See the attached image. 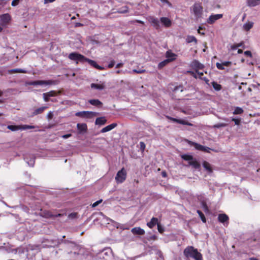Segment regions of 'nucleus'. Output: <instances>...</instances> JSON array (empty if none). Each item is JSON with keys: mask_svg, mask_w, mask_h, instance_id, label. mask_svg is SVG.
Instances as JSON below:
<instances>
[{"mask_svg": "<svg viewBox=\"0 0 260 260\" xmlns=\"http://www.w3.org/2000/svg\"><path fill=\"white\" fill-rule=\"evenodd\" d=\"M69 58L72 60L76 61L77 63L78 62H87L90 66L100 70L104 69L103 67L98 65L95 61L87 58L84 55L77 52L71 53L69 55Z\"/></svg>", "mask_w": 260, "mask_h": 260, "instance_id": "1", "label": "nucleus"}, {"mask_svg": "<svg viewBox=\"0 0 260 260\" xmlns=\"http://www.w3.org/2000/svg\"><path fill=\"white\" fill-rule=\"evenodd\" d=\"M183 254L187 258H192L194 260H203L202 254L192 246H187L183 251Z\"/></svg>", "mask_w": 260, "mask_h": 260, "instance_id": "2", "label": "nucleus"}, {"mask_svg": "<svg viewBox=\"0 0 260 260\" xmlns=\"http://www.w3.org/2000/svg\"><path fill=\"white\" fill-rule=\"evenodd\" d=\"M127 173L124 168L118 171L115 177V180L118 183H123L126 178Z\"/></svg>", "mask_w": 260, "mask_h": 260, "instance_id": "3", "label": "nucleus"}, {"mask_svg": "<svg viewBox=\"0 0 260 260\" xmlns=\"http://www.w3.org/2000/svg\"><path fill=\"white\" fill-rule=\"evenodd\" d=\"M41 215L42 217L46 218H51L53 217H61L63 216H66V213H58L57 214H53L52 212L49 210H44L42 211L41 213Z\"/></svg>", "mask_w": 260, "mask_h": 260, "instance_id": "4", "label": "nucleus"}, {"mask_svg": "<svg viewBox=\"0 0 260 260\" xmlns=\"http://www.w3.org/2000/svg\"><path fill=\"white\" fill-rule=\"evenodd\" d=\"M57 82L56 81L49 80H37L31 82L30 84L31 85H55Z\"/></svg>", "mask_w": 260, "mask_h": 260, "instance_id": "5", "label": "nucleus"}, {"mask_svg": "<svg viewBox=\"0 0 260 260\" xmlns=\"http://www.w3.org/2000/svg\"><path fill=\"white\" fill-rule=\"evenodd\" d=\"M193 12L197 17H201L203 12V7L200 3H195L193 6Z\"/></svg>", "mask_w": 260, "mask_h": 260, "instance_id": "6", "label": "nucleus"}, {"mask_svg": "<svg viewBox=\"0 0 260 260\" xmlns=\"http://www.w3.org/2000/svg\"><path fill=\"white\" fill-rule=\"evenodd\" d=\"M11 20V17L8 13L0 15V20L3 25H7Z\"/></svg>", "mask_w": 260, "mask_h": 260, "instance_id": "7", "label": "nucleus"}, {"mask_svg": "<svg viewBox=\"0 0 260 260\" xmlns=\"http://www.w3.org/2000/svg\"><path fill=\"white\" fill-rule=\"evenodd\" d=\"M94 115V113L90 111H81L75 113V115L82 118H90Z\"/></svg>", "mask_w": 260, "mask_h": 260, "instance_id": "8", "label": "nucleus"}, {"mask_svg": "<svg viewBox=\"0 0 260 260\" xmlns=\"http://www.w3.org/2000/svg\"><path fill=\"white\" fill-rule=\"evenodd\" d=\"M148 20L155 29H158L159 28V21L157 18H155L153 16H149L148 18Z\"/></svg>", "mask_w": 260, "mask_h": 260, "instance_id": "9", "label": "nucleus"}, {"mask_svg": "<svg viewBox=\"0 0 260 260\" xmlns=\"http://www.w3.org/2000/svg\"><path fill=\"white\" fill-rule=\"evenodd\" d=\"M223 17V15L221 14L211 15L209 16L207 20V22L209 24H213L216 20L221 18Z\"/></svg>", "mask_w": 260, "mask_h": 260, "instance_id": "10", "label": "nucleus"}, {"mask_svg": "<svg viewBox=\"0 0 260 260\" xmlns=\"http://www.w3.org/2000/svg\"><path fill=\"white\" fill-rule=\"evenodd\" d=\"M132 233L134 235H143L145 234V231L140 227H135L131 230Z\"/></svg>", "mask_w": 260, "mask_h": 260, "instance_id": "11", "label": "nucleus"}, {"mask_svg": "<svg viewBox=\"0 0 260 260\" xmlns=\"http://www.w3.org/2000/svg\"><path fill=\"white\" fill-rule=\"evenodd\" d=\"M188 165L195 169L200 170L201 169V165L196 158H194L191 161H188Z\"/></svg>", "mask_w": 260, "mask_h": 260, "instance_id": "12", "label": "nucleus"}, {"mask_svg": "<svg viewBox=\"0 0 260 260\" xmlns=\"http://www.w3.org/2000/svg\"><path fill=\"white\" fill-rule=\"evenodd\" d=\"M218 220L220 222L222 223L227 222L226 224H228L229 218L225 214H219L218 216Z\"/></svg>", "mask_w": 260, "mask_h": 260, "instance_id": "13", "label": "nucleus"}, {"mask_svg": "<svg viewBox=\"0 0 260 260\" xmlns=\"http://www.w3.org/2000/svg\"><path fill=\"white\" fill-rule=\"evenodd\" d=\"M191 66L193 69H196V71L199 69H203L204 68V66L197 60L192 61L191 63Z\"/></svg>", "mask_w": 260, "mask_h": 260, "instance_id": "14", "label": "nucleus"}, {"mask_svg": "<svg viewBox=\"0 0 260 260\" xmlns=\"http://www.w3.org/2000/svg\"><path fill=\"white\" fill-rule=\"evenodd\" d=\"M160 20L162 24L166 27H169L171 25V21L167 17H161Z\"/></svg>", "mask_w": 260, "mask_h": 260, "instance_id": "15", "label": "nucleus"}, {"mask_svg": "<svg viewBox=\"0 0 260 260\" xmlns=\"http://www.w3.org/2000/svg\"><path fill=\"white\" fill-rule=\"evenodd\" d=\"M116 126H117V123H113L110 125L106 126V127H104L103 128H102L101 131V132L102 133H104L109 132V131L112 130V129H113L114 128H115Z\"/></svg>", "mask_w": 260, "mask_h": 260, "instance_id": "16", "label": "nucleus"}, {"mask_svg": "<svg viewBox=\"0 0 260 260\" xmlns=\"http://www.w3.org/2000/svg\"><path fill=\"white\" fill-rule=\"evenodd\" d=\"M177 55L173 52L171 50H168L166 53V57L167 58V59H172V61L175 60L176 58Z\"/></svg>", "mask_w": 260, "mask_h": 260, "instance_id": "17", "label": "nucleus"}, {"mask_svg": "<svg viewBox=\"0 0 260 260\" xmlns=\"http://www.w3.org/2000/svg\"><path fill=\"white\" fill-rule=\"evenodd\" d=\"M158 219L156 217H152L150 221L147 222V225L150 229L153 228L156 224L157 225Z\"/></svg>", "mask_w": 260, "mask_h": 260, "instance_id": "18", "label": "nucleus"}, {"mask_svg": "<svg viewBox=\"0 0 260 260\" xmlns=\"http://www.w3.org/2000/svg\"><path fill=\"white\" fill-rule=\"evenodd\" d=\"M203 166L208 173H211L213 172V169L211 165L207 161H204L203 162Z\"/></svg>", "mask_w": 260, "mask_h": 260, "instance_id": "19", "label": "nucleus"}, {"mask_svg": "<svg viewBox=\"0 0 260 260\" xmlns=\"http://www.w3.org/2000/svg\"><path fill=\"white\" fill-rule=\"evenodd\" d=\"M189 144L194 146L197 150L202 151V150H205L204 146L200 144L197 143L196 142H193L191 141H189Z\"/></svg>", "mask_w": 260, "mask_h": 260, "instance_id": "20", "label": "nucleus"}, {"mask_svg": "<svg viewBox=\"0 0 260 260\" xmlns=\"http://www.w3.org/2000/svg\"><path fill=\"white\" fill-rule=\"evenodd\" d=\"M77 127L80 133L85 132L87 129V126L85 123H78Z\"/></svg>", "mask_w": 260, "mask_h": 260, "instance_id": "21", "label": "nucleus"}, {"mask_svg": "<svg viewBox=\"0 0 260 260\" xmlns=\"http://www.w3.org/2000/svg\"><path fill=\"white\" fill-rule=\"evenodd\" d=\"M260 4V0H247V5L249 7H255Z\"/></svg>", "mask_w": 260, "mask_h": 260, "instance_id": "22", "label": "nucleus"}, {"mask_svg": "<svg viewBox=\"0 0 260 260\" xmlns=\"http://www.w3.org/2000/svg\"><path fill=\"white\" fill-rule=\"evenodd\" d=\"M47 108V107H41L39 108L36 109L34 110L32 113V116L37 115L40 114L42 113L45 109Z\"/></svg>", "mask_w": 260, "mask_h": 260, "instance_id": "23", "label": "nucleus"}, {"mask_svg": "<svg viewBox=\"0 0 260 260\" xmlns=\"http://www.w3.org/2000/svg\"><path fill=\"white\" fill-rule=\"evenodd\" d=\"M107 122V120L104 117H98L95 120V124L97 125H104Z\"/></svg>", "mask_w": 260, "mask_h": 260, "instance_id": "24", "label": "nucleus"}, {"mask_svg": "<svg viewBox=\"0 0 260 260\" xmlns=\"http://www.w3.org/2000/svg\"><path fill=\"white\" fill-rule=\"evenodd\" d=\"M253 26V22L248 21L245 23L243 26V28L244 30L249 31Z\"/></svg>", "mask_w": 260, "mask_h": 260, "instance_id": "25", "label": "nucleus"}, {"mask_svg": "<svg viewBox=\"0 0 260 260\" xmlns=\"http://www.w3.org/2000/svg\"><path fill=\"white\" fill-rule=\"evenodd\" d=\"M88 102L92 105L95 106L97 107L101 106L102 103L98 99H92L89 100Z\"/></svg>", "mask_w": 260, "mask_h": 260, "instance_id": "26", "label": "nucleus"}, {"mask_svg": "<svg viewBox=\"0 0 260 260\" xmlns=\"http://www.w3.org/2000/svg\"><path fill=\"white\" fill-rule=\"evenodd\" d=\"M172 60L173 59H166L164 60V61H161L159 63V64L158 65V68L159 69L162 68L165 66H166L168 63L172 62Z\"/></svg>", "mask_w": 260, "mask_h": 260, "instance_id": "27", "label": "nucleus"}, {"mask_svg": "<svg viewBox=\"0 0 260 260\" xmlns=\"http://www.w3.org/2000/svg\"><path fill=\"white\" fill-rule=\"evenodd\" d=\"M91 87L92 88L98 89V90H102L105 88V85L103 84H98L95 83H91Z\"/></svg>", "mask_w": 260, "mask_h": 260, "instance_id": "28", "label": "nucleus"}, {"mask_svg": "<svg viewBox=\"0 0 260 260\" xmlns=\"http://www.w3.org/2000/svg\"><path fill=\"white\" fill-rule=\"evenodd\" d=\"M186 41L187 43L194 42L195 44L197 43V39L193 36H188L186 39Z\"/></svg>", "mask_w": 260, "mask_h": 260, "instance_id": "29", "label": "nucleus"}, {"mask_svg": "<svg viewBox=\"0 0 260 260\" xmlns=\"http://www.w3.org/2000/svg\"><path fill=\"white\" fill-rule=\"evenodd\" d=\"M181 157L184 160H187L188 161H191L194 159L193 156L189 154H182L181 155Z\"/></svg>", "mask_w": 260, "mask_h": 260, "instance_id": "30", "label": "nucleus"}, {"mask_svg": "<svg viewBox=\"0 0 260 260\" xmlns=\"http://www.w3.org/2000/svg\"><path fill=\"white\" fill-rule=\"evenodd\" d=\"M11 73H26V71L21 69H14L10 71Z\"/></svg>", "mask_w": 260, "mask_h": 260, "instance_id": "31", "label": "nucleus"}, {"mask_svg": "<svg viewBox=\"0 0 260 260\" xmlns=\"http://www.w3.org/2000/svg\"><path fill=\"white\" fill-rule=\"evenodd\" d=\"M212 85L214 89L217 91H219L221 89V85L216 82L213 81L212 83Z\"/></svg>", "mask_w": 260, "mask_h": 260, "instance_id": "32", "label": "nucleus"}, {"mask_svg": "<svg viewBox=\"0 0 260 260\" xmlns=\"http://www.w3.org/2000/svg\"><path fill=\"white\" fill-rule=\"evenodd\" d=\"M7 128L12 131H16L19 129H21V126L9 125L8 126Z\"/></svg>", "mask_w": 260, "mask_h": 260, "instance_id": "33", "label": "nucleus"}, {"mask_svg": "<svg viewBox=\"0 0 260 260\" xmlns=\"http://www.w3.org/2000/svg\"><path fill=\"white\" fill-rule=\"evenodd\" d=\"M128 8L127 6H124L123 7H121V8H119L117 10V13H120V14H124L128 12Z\"/></svg>", "mask_w": 260, "mask_h": 260, "instance_id": "34", "label": "nucleus"}, {"mask_svg": "<svg viewBox=\"0 0 260 260\" xmlns=\"http://www.w3.org/2000/svg\"><path fill=\"white\" fill-rule=\"evenodd\" d=\"M197 213L199 214L200 217L201 218L202 221L204 223H206V217H205L204 214L203 213V212L201 211H200L199 210H197Z\"/></svg>", "mask_w": 260, "mask_h": 260, "instance_id": "35", "label": "nucleus"}, {"mask_svg": "<svg viewBox=\"0 0 260 260\" xmlns=\"http://www.w3.org/2000/svg\"><path fill=\"white\" fill-rule=\"evenodd\" d=\"M243 113V110L240 107H236L233 112L234 114H241Z\"/></svg>", "mask_w": 260, "mask_h": 260, "instance_id": "36", "label": "nucleus"}, {"mask_svg": "<svg viewBox=\"0 0 260 260\" xmlns=\"http://www.w3.org/2000/svg\"><path fill=\"white\" fill-rule=\"evenodd\" d=\"M45 95H48V96L50 98L57 95V92L54 90H51L49 92L45 93Z\"/></svg>", "mask_w": 260, "mask_h": 260, "instance_id": "37", "label": "nucleus"}, {"mask_svg": "<svg viewBox=\"0 0 260 260\" xmlns=\"http://www.w3.org/2000/svg\"><path fill=\"white\" fill-rule=\"evenodd\" d=\"M178 123L181 124H183V125H189V126H192L193 125V124L192 123L189 122L187 121H186V120H182V119H179V121H178Z\"/></svg>", "mask_w": 260, "mask_h": 260, "instance_id": "38", "label": "nucleus"}, {"mask_svg": "<svg viewBox=\"0 0 260 260\" xmlns=\"http://www.w3.org/2000/svg\"><path fill=\"white\" fill-rule=\"evenodd\" d=\"M227 125H228V124H226V123H217V124H215L213 126V127L214 128H220V127H225Z\"/></svg>", "mask_w": 260, "mask_h": 260, "instance_id": "39", "label": "nucleus"}, {"mask_svg": "<svg viewBox=\"0 0 260 260\" xmlns=\"http://www.w3.org/2000/svg\"><path fill=\"white\" fill-rule=\"evenodd\" d=\"M21 126V129H31L36 127L34 125H23Z\"/></svg>", "mask_w": 260, "mask_h": 260, "instance_id": "40", "label": "nucleus"}, {"mask_svg": "<svg viewBox=\"0 0 260 260\" xmlns=\"http://www.w3.org/2000/svg\"><path fill=\"white\" fill-rule=\"evenodd\" d=\"M77 216L78 213L76 212H73L69 214L68 218L73 219L77 218Z\"/></svg>", "mask_w": 260, "mask_h": 260, "instance_id": "41", "label": "nucleus"}, {"mask_svg": "<svg viewBox=\"0 0 260 260\" xmlns=\"http://www.w3.org/2000/svg\"><path fill=\"white\" fill-rule=\"evenodd\" d=\"M243 45H244V43L243 42H240L239 43L234 44L232 47V48L233 49H236L237 48H239L240 47H242Z\"/></svg>", "mask_w": 260, "mask_h": 260, "instance_id": "42", "label": "nucleus"}, {"mask_svg": "<svg viewBox=\"0 0 260 260\" xmlns=\"http://www.w3.org/2000/svg\"><path fill=\"white\" fill-rule=\"evenodd\" d=\"M157 230L158 232L161 234L163 233L164 232V229L159 223H157Z\"/></svg>", "mask_w": 260, "mask_h": 260, "instance_id": "43", "label": "nucleus"}, {"mask_svg": "<svg viewBox=\"0 0 260 260\" xmlns=\"http://www.w3.org/2000/svg\"><path fill=\"white\" fill-rule=\"evenodd\" d=\"M216 67L218 69L223 70L224 69L223 67V65L222 63H220L219 62H217L216 64Z\"/></svg>", "mask_w": 260, "mask_h": 260, "instance_id": "44", "label": "nucleus"}, {"mask_svg": "<svg viewBox=\"0 0 260 260\" xmlns=\"http://www.w3.org/2000/svg\"><path fill=\"white\" fill-rule=\"evenodd\" d=\"M140 149L143 152L145 149L146 145L144 142H140Z\"/></svg>", "mask_w": 260, "mask_h": 260, "instance_id": "45", "label": "nucleus"}, {"mask_svg": "<svg viewBox=\"0 0 260 260\" xmlns=\"http://www.w3.org/2000/svg\"><path fill=\"white\" fill-rule=\"evenodd\" d=\"M133 72L134 73H137V74H142V73H145L146 72V70H137L136 69H134V70H133Z\"/></svg>", "mask_w": 260, "mask_h": 260, "instance_id": "46", "label": "nucleus"}, {"mask_svg": "<svg viewBox=\"0 0 260 260\" xmlns=\"http://www.w3.org/2000/svg\"><path fill=\"white\" fill-rule=\"evenodd\" d=\"M166 118L169 120H172V121H174V122H177L178 123V121H179V120L178 119H176V118H173V117H171L169 116H166Z\"/></svg>", "mask_w": 260, "mask_h": 260, "instance_id": "47", "label": "nucleus"}, {"mask_svg": "<svg viewBox=\"0 0 260 260\" xmlns=\"http://www.w3.org/2000/svg\"><path fill=\"white\" fill-rule=\"evenodd\" d=\"M102 201H103L102 200H99L97 201L96 202H94L92 205V207L94 208V207H96L98 205H99L100 204H101L102 202Z\"/></svg>", "mask_w": 260, "mask_h": 260, "instance_id": "48", "label": "nucleus"}, {"mask_svg": "<svg viewBox=\"0 0 260 260\" xmlns=\"http://www.w3.org/2000/svg\"><path fill=\"white\" fill-rule=\"evenodd\" d=\"M232 120L235 122L236 125H239L240 123L241 120L240 119H236L232 118Z\"/></svg>", "mask_w": 260, "mask_h": 260, "instance_id": "49", "label": "nucleus"}, {"mask_svg": "<svg viewBox=\"0 0 260 260\" xmlns=\"http://www.w3.org/2000/svg\"><path fill=\"white\" fill-rule=\"evenodd\" d=\"M115 62L114 60H111L108 66V68L109 69L113 68L115 64Z\"/></svg>", "mask_w": 260, "mask_h": 260, "instance_id": "50", "label": "nucleus"}, {"mask_svg": "<svg viewBox=\"0 0 260 260\" xmlns=\"http://www.w3.org/2000/svg\"><path fill=\"white\" fill-rule=\"evenodd\" d=\"M19 0H13L11 3L12 6H16L18 5Z\"/></svg>", "mask_w": 260, "mask_h": 260, "instance_id": "51", "label": "nucleus"}, {"mask_svg": "<svg viewBox=\"0 0 260 260\" xmlns=\"http://www.w3.org/2000/svg\"><path fill=\"white\" fill-rule=\"evenodd\" d=\"M224 66L229 67L232 64L231 61H224L222 63Z\"/></svg>", "mask_w": 260, "mask_h": 260, "instance_id": "52", "label": "nucleus"}, {"mask_svg": "<svg viewBox=\"0 0 260 260\" xmlns=\"http://www.w3.org/2000/svg\"><path fill=\"white\" fill-rule=\"evenodd\" d=\"M244 54L246 56H249V57H252V53H251V51H245L244 52Z\"/></svg>", "mask_w": 260, "mask_h": 260, "instance_id": "53", "label": "nucleus"}, {"mask_svg": "<svg viewBox=\"0 0 260 260\" xmlns=\"http://www.w3.org/2000/svg\"><path fill=\"white\" fill-rule=\"evenodd\" d=\"M135 22L139 23L142 24H144V22L143 21L139 20H135L131 21L132 23H134Z\"/></svg>", "mask_w": 260, "mask_h": 260, "instance_id": "54", "label": "nucleus"}, {"mask_svg": "<svg viewBox=\"0 0 260 260\" xmlns=\"http://www.w3.org/2000/svg\"><path fill=\"white\" fill-rule=\"evenodd\" d=\"M43 98L45 102H48L50 101V98L48 95H45V93H43Z\"/></svg>", "mask_w": 260, "mask_h": 260, "instance_id": "55", "label": "nucleus"}, {"mask_svg": "<svg viewBox=\"0 0 260 260\" xmlns=\"http://www.w3.org/2000/svg\"><path fill=\"white\" fill-rule=\"evenodd\" d=\"M203 29V28L201 26H200L199 29H198V32L199 34H201V35H204L205 33L204 32H202L201 30Z\"/></svg>", "mask_w": 260, "mask_h": 260, "instance_id": "56", "label": "nucleus"}, {"mask_svg": "<svg viewBox=\"0 0 260 260\" xmlns=\"http://www.w3.org/2000/svg\"><path fill=\"white\" fill-rule=\"evenodd\" d=\"M162 3L168 4L169 6H172L171 3L168 0H160Z\"/></svg>", "mask_w": 260, "mask_h": 260, "instance_id": "57", "label": "nucleus"}, {"mask_svg": "<svg viewBox=\"0 0 260 260\" xmlns=\"http://www.w3.org/2000/svg\"><path fill=\"white\" fill-rule=\"evenodd\" d=\"M71 136H72V134H66V135H63L62 136V138H63V139H67V138H70Z\"/></svg>", "mask_w": 260, "mask_h": 260, "instance_id": "58", "label": "nucleus"}, {"mask_svg": "<svg viewBox=\"0 0 260 260\" xmlns=\"http://www.w3.org/2000/svg\"><path fill=\"white\" fill-rule=\"evenodd\" d=\"M83 26V24L82 23H80V22H76L75 24V26L76 27H81V26Z\"/></svg>", "mask_w": 260, "mask_h": 260, "instance_id": "59", "label": "nucleus"}, {"mask_svg": "<svg viewBox=\"0 0 260 260\" xmlns=\"http://www.w3.org/2000/svg\"><path fill=\"white\" fill-rule=\"evenodd\" d=\"M55 0H44V4H48V3H53L54 2H55Z\"/></svg>", "mask_w": 260, "mask_h": 260, "instance_id": "60", "label": "nucleus"}, {"mask_svg": "<svg viewBox=\"0 0 260 260\" xmlns=\"http://www.w3.org/2000/svg\"><path fill=\"white\" fill-rule=\"evenodd\" d=\"M196 72L199 75V78L202 79V76H203V73L199 72L198 70H196Z\"/></svg>", "mask_w": 260, "mask_h": 260, "instance_id": "61", "label": "nucleus"}, {"mask_svg": "<svg viewBox=\"0 0 260 260\" xmlns=\"http://www.w3.org/2000/svg\"><path fill=\"white\" fill-rule=\"evenodd\" d=\"M123 66V63H118L116 65L115 67H116V68H120L122 67Z\"/></svg>", "mask_w": 260, "mask_h": 260, "instance_id": "62", "label": "nucleus"}, {"mask_svg": "<svg viewBox=\"0 0 260 260\" xmlns=\"http://www.w3.org/2000/svg\"><path fill=\"white\" fill-rule=\"evenodd\" d=\"M188 72L189 73L195 78H197V74L196 73H194L193 72H192V71H188Z\"/></svg>", "mask_w": 260, "mask_h": 260, "instance_id": "63", "label": "nucleus"}, {"mask_svg": "<svg viewBox=\"0 0 260 260\" xmlns=\"http://www.w3.org/2000/svg\"><path fill=\"white\" fill-rule=\"evenodd\" d=\"M161 176L164 178L166 177L167 176V172L165 171H162L161 172Z\"/></svg>", "mask_w": 260, "mask_h": 260, "instance_id": "64", "label": "nucleus"}]
</instances>
